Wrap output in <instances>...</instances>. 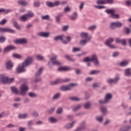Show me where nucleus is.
<instances>
[{
  "mask_svg": "<svg viewBox=\"0 0 131 131\" xmlns=\"http://www.w3.org/2000/svg\"><path fill=\"white\" fill-rule=\"evenodd\" d=\"M33 61V58L31 57H28L25 61L22 63L21 67H18L16 69V71L17 73H22L23 72H25L26 69L25 67H28Z\"/></svg>",
  "mask_w": 131,
  "mask_h": 131,
  "instance_id": "obj_1",
  "label": "nucleus"
},
{
  "mask_svg": "<svg viewBox=\"0 0 131 131\" xmlns=\"http://www.w3.org/2000/svg\"><path fill=\"white\" fill-rule=\"evenodd\" d=\"M42 71H43V68L41 67L39 69V70L36 73L35 75V79L34 80V82H40L41 81V78L40 77V75L42 74Z\"/></svg>",
  "mask_w": 131,
  "mask_h": 131,
  "instance_id": "obj_2",
  "label": "nucleus"
},
{
  "mask_svg": "<svg viewBox=\"0 0 131 131\" xmlns=\"http://www.w3.org/2000/svg\"><path fill=\"white\" fill-rule=\"evenodd\" d=\"M77 83H71L67 85H62L60 87V91H63V92H67V91H71L72 90V88L73 86H77Z\"/></svg>",
  "mask_w": 131,
  "mask_h": 131,
  "instance_id": "obj_3",
  "label": "nucleus"
},
{
  "mask_svg": "<svg viewBox=\"0 0 131 131\" xmlns=\"http://www.w3.org/2000/svg\"><path fill=\"white\" fill-rule=\"evenodd\" d=\"M105 12L110 14V17L112 19H119L120 15L118 14H115V10L114 9H107Z\"/></svg>",
  "mask_w": 131,
  "mask_h": 131,
  "instance_id": "obj_4",
  "label": "nucleus"
},
{
  "mask_svg": "<svg viewBox=\"0 0 131 131\" xmlns=\"http://www.w3.org/2000/svg\"><path fill=\"white\" fill-rule=\"evenodd\" d=\"M122 27V23L120 21L112 22L110 26V29L114 30L116 28H120Z\"/></svg>",
  "mask_w": 131,
  "mask_h": 131,
  "instance_id": "obj_5",
  "label": "nucleus"
},
{
  "mask_svg": "<svg viewBox=\"0 0 131 131\" xmlns=\"http://www.w3.org/2000/svg\"><path fill=\"white\" fill-rule=\"evenodd\" d=\"M15 80L14 78H9L6 77H2L1 78V81L4 84H8L9 83H12L13 81Z\"/></svg>",
  "mask_w": 131,
  "mask_h": 131,
  "instance_id": "obj_6",
  "label": "nucleus"
},
{
  "mask_svg": "<svg viewBox=\"0 0 131 131\" xmlns=\"http://www.w3.org/2000/svg\"><path fill=\"white\" fill-rule=\"evenodd\" d=\"M60 1H55L54 2H47L46 5L48 8H55V7H58L60 6Z\"/></svg>",
  "mask_w": 131,
  "mask_h": 131,
  "instance_id": "obj_7",
  "label": "nucleus"
},
{
  "mask_svg": "<svg viewBox=\"0 0 131 131\" xmlns=\"http://www.w3.org/2000/svg\"><path fill=\"white\" fill-rule=\"evenodd\" d=\"M14 43H17V44H20V45H27L28 43V40L27 39L24 38H20V39H17L15 40L14 41Z\"/></svg>",
  "mask_w": 131,
  "mask_h": 131,
  "instance_id": "obj_8",
  "label": "nucleus"
},
{
  "mask_svg": "<svg viewBox=\"0 0 131 131\" xmlns=\"http://www.w3.org/2000/svg\"><path fill=\"white\" fill-rule=\"evenodd\" d=\"M98 59V57H97V55L93 54L92 55V58H90V57H85L82 60V62H90L91 61L92 62H94V61H95L96 60Z\"/></svg>",
  "mask_w": 131,
  "mask_h": 131,
  "instance_id": "obj_9",
  "label": "nucleus"
},
{
  "mask_svg": "<svg viewBox=\"0 0 131 131\" xmlns=\"http://www.w3.org/2000/svg\"><path fill=\"white\" fill-rule=\"evenodd\" d=\"M27 91H28V86L26 85V84H23L20 86V95H21V96H25Z\"/></svg>",
  "mask_w": 131,
  "mask_h": 131,
  "instance_id": "obj_10",
  "label": "nucleus"
},
{
  "mask_svg": "<svg viewBox=\"0 0 131 131\" xmlns=\"http://www.w3.org/2000/svg\"><path fill=\"white\" fill-rule=\"evenodd\" d=\"M57 58L58 56H56L52 57L50 60L52 63L53 65H56L57 66H60L62 65V63L60 62L59 61L57 60Z\"/></svg>",
  "mask_w": 131,
  "mask_h": 131,
  "instance_id": "obj_11",
  "label": "nucleus"
},
{
  "mask_svg": "<svg viewBox=\"0 0 131 131\" xmlns=\"http://www.w3.org/2000/svg\"><path fill=\"white\" fill-rule=\"evenodd\" d=\"M63 35H58L54 38V40H55V41H58V40H61L62 43H63L64 45H67V43H68V42L63 39Z\"/></svg>",
  "mask_w": 131,
  "mask_h": 131,
  "instance_id": "obj_12",
  "label": "nucleus"
},
{
  "mask_svg": "<svg viewBox=\"0 0 131 131\" xmlns=\"http://www.w3.org/2000/svg\"><path fill=\"white\" fill-rule=\"evenodd\" d=\"M0 32H9V33H15V30L9 28H0Z\"/></svg>",
  "mask_w": 131,
  "mask_h": 131,
  "instance_id": "obj_13",
  "label": "nucleus"
},
{
  "mask_svg": "<svg viewBox=\"0 0 131 131\" xmlns=\"http://www.w3.org/2000/svg\"><path fill=\"white\" fill-rule=\"evenodd\" d=\"M119 80V76H117L115 79H108L107 80V83L112 84V83H117Z\"/></svg>",
  "mask_w": 131,
  "mask_h": 131,
  "instance_id": "obj_14",
  "label": "nucleus"
},
{
  "mask_svg": "<svg viewBox=\"0 0 131 131\" xmlns=\"http://www.w3.org/2000/svg\"><path fill=\"white\" fill-rule=\"evenodd\" d=\"M6 67L8 70H12L14 67V63L11 60H9L6 63Z\"/></svg>",
  "mask_w": 131,
  "mask_h": 131,
  "instance_id": "obj_15",
  "label": "nucleus"
},
{
  "mask_svg": "<svg viewBox=\"0 0 131 131\" xmlns=\"http://www.w3.org/2000/svg\"><path fill=\"white\" fill-rule=\"evenodd\" d=\"M16 49H17V48L15 47V46L10 45L6 47L4 49V52H10V51H13V50H16Z\"/></svg>",
  "mask_w": 131,
  "mask_h": 131,
  "instance_id": "obj_16",
  "label": "nucleus"
},
{
  "mask_svg": "<svg viewBox=\"0 0 131 131\" xmlns=\"http://www.w3.org/2000/svg\"><path fill=\"white\" fill-rule=\"evenodd\" d=\"M60 83H63V79H57L54 81L51 82V85L60 84Z\"/></svg>",
  "mask_w": 131,
  "mask_h": 131,
  "instance_id": "obj_17",
  "label": "nucleus"
},
{
  "mask_svg": "<svg viewBox=\"0 0 131 131\" xmlns=\"http://www.w3.org/2000/svg\"><path fill=\"white\" fill-rule=\"evenodd\" d=\"M111 99H112V95L110 93H107L104 99L105 103H109V101H110Z\"/></svg>",
  "mask_w": 131,
  "mask_h": 131,
  "instance_id": "obj_18",
  "label": "nucleus"
},
{
  "mask_svg": "<svg viewBox=\"0 0 131 131\" xmlns=\"http://www.w3.org/2000/svg\"><path fill=\"white\" fill-rule=\"evenodd\" d=\"M38 35L42 37H49L50 36V32H41L38 33Z\"/></svg>",
  "mask_w": 131,
  "mask_h": 131,
  "instance_id": "obj_19",
  "label": "nucleus"
},
{
  "mask_svg": "<svg viewBox=\"0 0 131 131\" xmlns=\"http://www.w3.org/2000/svg\"><path fill=\"white\" fill-rule=\"evenodd\" d=\"M12 21L13 22V25L14 27H15V28H16L18 30H20V25L18 24V23L17 22V21H16V19H13Z\"/></svg>",
  "mask_w": 131,
  "mask_h": 131,
  "instance_id": "obj_20",
  "label": "nucleus"
},
{
  "mask_svg": "<svg viewBox=\"0 0 131 131\" xmlns=\"http://www.w3.org/2000/svg\"><path fill=\"white\" fill-rule=\"evenodd\" d=\"M100 110L103 114V115H106L108 114V110L107 107L105 106H102L100 107Z\"/></svg>",
  "mask_w": 131,
  "mask_h": 131,
  "instance_id": "obj_21",
  "label": "nucleus"
},
{
  "mask_svg": "<svg viewBox=\"0 0 131 131\" xmlns=\"http://www.w3.org/2000/svg\"><path fill=\"white\" fill-rule=\"evenodd\" d=\"M131 129V126L127 125V126H123L120 129V131H129Z\"/></svg>",
  "mask_w": 131,
  "mask_h": 131,
  "instance_id": "obj_22",
  "label": "nucleus"
},
{
  "mask_svg": "<svg viewBox=\"0 0 131 131\" xmlns=\"http://www.w3.org/2000/svg\"><path fill=\"white\" fill-rule=\"evenodd\" d=\"M76 121H74L72 122V123H68V124H67L66 125H65V127L66 128H67L68 129H69L70 128H72V127H73V126L74 125V124H75Z\"/></svg>",
  "mask_w": 131,
  "mask_h": 131,
  "instance_id": "obj_23",
  "label": "nucleus"
},
{
  "mask_svg": "<svg viewBox=\"0 0 131 131\" xmlns=\"http://www.w3.org/2000/svg\"><path fill=\"white\" fill-rule=\"evenodd\" d=\"M113 41H114V39H113V38H110L106 40L105 45L108 47V46H110Z\"/></svg>",
  "mask_w": 131,
  "mask_h": 131,
  "instance_id": "obj_24",
  "label": "nucleus"
},
{
  "mask_svg": "<svg viewBox=\"0 0 131 131\" xmlns=\"http://www.w3.org/2000/svg\"><path fill=\"white\" fill-rule=\"evenodd\" d=\"M85 123V121H83L81 123V125H82V126L79 127H78L77 129H76V131H79V130H82V129H84L85 128V126H84V124Z\"/></svg>",
  "mask_w": 131,
  "mask_h": 131,
  "instance_id": "obj_25",
  "label": "nucleus"
},
{
  "mask_svg": "<svg viewBox=\"0 0 131 131\" xmlns=\"http://www.w3.org/2000/svg\"><path fill=\"white\" fill-rule=\"evenodd\" d=\"M58 71H69L70 68L67 67H61L58 69Z\"/></svg>",
  "mask_w": 131,
  "mask_h": 131,
  "instance_id": "obj_26",
  "label": "nucleus"
},
{
  "mask_svg": "<svg viewBox=\"0 0 131 131\" xmlns=\"http://www.w3.org/2000/svg\"><path fill=\"white\" fill-rule=\"evenodd\" d=\"M125 75L129 77L131 76V69L129 68L126 69L125 70Z\"/></svg>",
  "mask_w": 131,
  "mask_h": 131,
  "instance_id": "obj_27",
  "label": "nucleus"
},
{
  "mask_svg": "<svg viewBox=\"0 0 131 131\" xmlns=\"http://www.w3.org/2000/svg\"><path fill=\"white\" fill-rule=\"evenodd\" d=\"M128 65V61L127 60H123L120 63L121 67H125Z\"/></svg>",
  "mask_w": 131,
  "mask_h": 131,
  "instance_id": "obj_28",
  "label": "nucleus"
},
{
  "mask_svg": "<svg viewBox=\"0 0 131 131\" xmlns=\"http://www.w3.org/2000/svg\"><path fill=\"white\" fill-rule=\"evenodd\" d=\"M20 19L23 22H26V21L28 20V17H27L26 14H25L20 17Z\"/></svg>",
  "mask_w": 131,
  "mask_h": 131,
  "instance_id": "obj_29",
  "label": "nucleus"
},
{
  "mask_svg": "<svg viewBox=\"0 0 131 131\" xmlns=\"http://www.w3.org/2000/svg\"><path fill=\"white\" fill-rule=\"evenodd\" d=\"M18 5H19L20 6H27V3L26 2V1H25V0H19L17 2Z\"/></svg>",
  "mask_w": 131,
  "mask_h": 131,
  "instance_id": "obj_30",
  "label": "nucleus"
},
{
  "mask_svg": "<svg viewBox=\"0 0 131 131\" xmlns=\"http://www.w3.org/2000/svg\"><path fill=\"white\" fill-rule=\"evenodd\" d=\"M60 98H61V93H57L53 96L52 99L58 100V99H60Z\"/></svg>",
  "mask_w": 131,
  "mask_h": 131,
  "instance_id": "obj_31",
  "label": "nucleus"
},
{
  "mask_svg": "<svg viewBox=\"0 0 131 131\" xmlns=\"http://www.w3.org/2000/svg\"><path fill=\"white\" fill-rule=\"evenodd\" d=\"M11 90L12 93H13L15 95H18V94H19V91H18V89H17L15 86L11 87Z\"/></svg>",
  "mask_w": 131,
  "mask_h": 131,
  "instance_id": "obj_32",
  "label": "nucleus"
},
{
  "mask_svg": "<svg viewBox=\"0 0 131 131\" xmlns=\"http://www.w3.org/2000/svg\"><path fill=\"white\" fill-rule=\"evenodd\" d=\"M48 120H49V122H50L51 123H56V122H57V121H58L57 119H56L53 117L49 118L48 119Z\"/></svg>",
  "mask_w": 131,
  "mask_h": 131,
  "instance_id": "obj_33",
  "label": "nucleus"
},
{
  "mask_svg": "<svg viewBox=\"0 0 131 131\" xmlns=\"http://www.w3.org/2000/svg\"><path fill=\"white\" fill-rule=\"evenodd\" d=\"M28 18H32L34 16V13H33L32 11H29L26 14Z\"/></svg>",
  "mask_w": 131,
  "mask_h": 131,
  "instance_id": "obj_34",
  "label": "nucleus"
},
{
  "mask_svg": "<svg viewBox=\"0 0 131 131\" xmlns=\"http://www.w3.org/2000/svg\"><path fill=\"white\" fill-rule=\"evenodd\" d=\"M80 35L82 38H88L89 34L85 32H82L80 34Z\"/></svg>",
  "mask_w": 131,
  "mask_h": 131,
  "instance_id": "obj_35",
  "label": "nucleus"
},
{
  "mask_svg": "<svg viewBox=\"0 0 131 131\" xmlns=\"http://www.w3.org/2000/svg\"><path fill=\"white\" fill-rule=\"evenodd\" d=\"M96 4H97V5H106L107 2L105 0H98Z\"/></svg>",
  "mask_w": 131,
  "mask_h": 131,
  "instance_id": "obj_36",
  "label": "nucleus"
},
{
  "mask_svg": "<svg viewBox=\"0 0 131 131\" xmlns=\"http://www.w3.org/2000/svg\"><path fill=\"white\" fill-rule=\"evenodd\" d=\"M64 58H66V59H67V60H68L69 61H70L71 62H75V59L71 58V57H70V56L67 55L64 56Z\"/></svg>",
  "mask_w": 131,
  "mask_h": 131,
  "instance_id": "obj_37",
  "label": "nucleus"
},
{
  "mask_svg": "<svg viewBox=\"0 0 131 131\" xmlns=\"http://www.w3.org/2000/svg\"><path fill=\"white\" fill-rule=\"evenodd\" d=\"M33 6L34 7V8H38L40 6V2L38 1H36L34 2Z\"/></svg>",
  "mask_w": 131,
  "mask_h": 131,
  "instance_id": "obj_38",
  "label": "nucleus"
},
{
  "mask_svg": "<svg viewBox=\"0 0 131 131\" xmlns=\"http://www.w3.org/2000/svg\"><path fill=\"white\" fill-rule=\"evenodd\" d=\"M36 58L38 61H43L45 60V57L39 54L37 55Z\"/></svg>",
  "mask_w": 131,
  "mask_h": 131,
  "instance_id": "obj_39",
  "label": "nucleus"
},
{
  "mask_svg": "<svg viewBox=\"0 0 131 131\" xmlns=\"http://www.w3.org/2000/svg\"><path fill=\"white\" fill-rule=\"evenodd\" d=\"M11 12L10 10H6L5 9H0V13H4V14H8Z\"/></svg>",
  "mask_w": 131,
  "mask_h": 131,
  "instance_id": "obj_40",
  "label": "nucleus"
},
{
  "mask_svg": "<svg viewBox=\"0 0 131 131\" xmlns=\"http://www.w3.org/2000/svg\"><path fill=\"white\" fill-rule=\"evenodd\" d=\"M124 32L127 35H129L130 34V32H131V30L130 29H129V28H127V27H125L124 29Z\"/></svg>",
  "mask_w": 131,
  "mask_h": 131,
  "instance_id": "obj_41",
  "label": "nucleus"
},
{
  "mask_svg": "<svg viewBox=\"0 0 131 131\" xmlns=\"http://www.w3.org/2000/svg\"><path fill=\"white\" fill-rule=\"evenodd\" d=\"M76 18H77V12H74L71 19V20H76Z\"/></svg>",
  "mask_w": 131,
  "mask_h": 131,
  "instance_id": "obj_42",
  "label": "nucleus"
},
{
  "mask_svg": "<svg viewBox=\"0 0 131 131\" xmlns=\"http://www.w3.org/2000/svg\"><path fill=\"white\" fill-rule=\"evenodd\" d=\"M63 113V108L59 107L56 111V114H62Z\"/></svg>",
  "mask_w": 131,
  "mask_h": 131,
  "instance_id": "obj_43",
  "label": "nucleus"
},
{
  "mask_svg": "<svg viewBox=\"0 0 131 131\" xmlns=\"http://www.w3.org/2000/svg\"><path fill=\"white\" fill-rule=\"evenodd\" d=\"M84 108L85 109H90L91 108V102H88L84 105Z\"/></svg>",
  "mask_w": 131,
  "mask_h": 131,
  "instance_id": "obj_44",
  "label": "nucleus"
},
{
  "mask_svg": "<svg viewBox=\"0 0 131 131\" xmlns=\"http://www.w3.org/2000/svg\"><path fill=\"white\" fill-rule=\"evenodd\" d=\"M69 99L70 100H71V101H74L76 102L80 101V99H79L78 97H70Z\"/></svg>",
  "mask_w": 131,
  "mask_h": 131,
  "instance_id": "obj_45",
  "label": "nucleus"
},
{
  "mask_svg": "<svg viewBox=\"0 0 131 131\" xmlns=\"http://www.w3.org/2000/svg\"><path fill=\"white\" fill-rule=\"evenodd\" d=\"M28 96H29L30 98H36L37 97V95L35 93L32 92H30L28 94Z\"/></svg>",
  "mask_w": 131,
  "mask_h": 131,
  "instance_id": "obj_46",
  "label": "nucleus"
},
{
  "mask_svg": "<svg viewBox=\"0 0 131 131\" xmlns=\"http://www.w3.org/2000/svg\"><path fill=\"white\" fill-rule=\"evenodd\" d=\"M61 17H62V14H60L56 16L55 17L56 21L57 23H60V20H61Z\"/></svg>",
  "mask_w": 131,
  "mask_h": 131,
  "instance_id": "obj_47",
  "label": "nucleus"
},
{
  "mask_svg": "<svg viewBox=\"0 0 131 131\" xmlns=\"http://www.w3.org/2000/svg\"><path fill=\"white\" fill-rule=\"evenodd\" d=\"M6 37L4 36H0V43H3V42H5L6 41Z\"/></svg>",
  "mask_w": 131,
  "mask_h": 131,
  "instance_id": "obj_48",
  "label": "nucleus"
},
{
  "mask_svg": "<svg viewBox=\"0 0 131 131\" xmlns=\"http://www.w3.org/2000/svg\"><path fill=\"white\" fill-rule=\"evenodd\" d=\"M88 43V40H81L80 41V45L81 46H85V44Z\"/></svg>",
  "mask_w": 131,
  "mask_h": 131,
  "instance_id": "obj_49",
  "label": "nucleus"
},
{
  "mask_svg": "<svg viewBox=\"0 0 131 131\" xmlns=\"http://www.w3.org/2000/svg\"><path fill=\"white\" fill-rule=\"evenodd\" d=\"M19 118H23L24 119L26 118L27 117V114H19L18 115Z\"/></svg>",
  "mask_w": 131,
  "mask_h": 131,
  "instance_id": "obj_50",
  "label": "nucleus"
},
{
  "mask_svg": "<svg viewBox=\"0 0 131 131\" xmlns=\"http://www.w3.org/2000/svg\"><path fill=\"white\" fill-rule=\"evenodd\" d=\"M98 73H100V71L99 70H92L91 73H90V74L93 75V74H98Z\"/></svg>",
  "mask_w": 131,
  "mask_h": 131,
  "instance_id": "obj_51",
  "label": "nucleus"
},
{
  "mask_svg": "<svg viewBox=\"0 0 131 131\" xmlns=\"http://www.w3.org/2000/svg\"><path fill=\"white\" fill-rule=\"evenodd\" d=\"M55 107H52L50 109L48 110V113L49 114H53L54 113V111H55Z\"/></svg>",
  "mask_w": 131,
  "mask_h": 131,
  "instance_id": "obj_52",
  "label": "nucleus"
},
{
  "mask_svg": "<svg viewBox=\"0 0 131 131\" xmlns=\"http://www.w3.org/2000/svg\"><path fill=\"white\" fill-rule=\"evenodd\" d=\"M50 19V15H46L42 16V20H49Z\"/></svg>",
  "mask_w": 131,
  "mask_h": 131,
  "instance_id": "obj_53",
  "label": "nucleus"
},
{
  "mask_svg": "<svg viewBox=\"0 0 131 131\" xmlns=\"http://www.w3.org/2000/svg\"><path fill=\"white\" fill-rule=\"evenodd\" d=\"M81 108V105L80 104H78L77 106H76L74 108H73V111H78V110H79Z\"/></svg>",
  "mask_w": 131,
  "mask_h": 131,
  "instance_id": "obj_54",
  "label": "nucleus"
},
{
  "mask_svg": "<svg viewBox=\"0 0 131 131\" xmlns=\"http://www.w3.org/2000/svg\"><path fill=\"white\" fill-rule=\"evenodd\" d=\"M13 56L14 58H16V59H21V58H22V56H21V55L17 54H13Z\"/></svg>",
  "mask_w": 131,
  "mask_h": 131,
  "instance_id": "obj_55",
  "label": "nucleus"
},
{
  "mask_svg": "<svg viewBox=\"0 0 131 131\" xmlns=\"http://www.w3.org/2000/svg\"><path fill=\"white\" fill-rule=\"evenodd\" d=\"M69 28V26H63L62 28V31H67Z\"/></svg>",
  "mask_w": 131,
  "mask_h": 131,
  "instance_id": "obj_56",
  "label": "nucleus"
},
{
  "mask_svg": "<svg viewBox=\"0 0 131 131\" xmlns=\"http://www.w3.org/2000/svg\"><path fill=\"white\" fill-rule=\"evenodd\" d=\"M95 8L98 9L99 10H101V9H105V7L95 5Z\"/></svg>",
  "mask_w": 131,
  "mask_h": 131,
  "instance_id": "obj_57",
  "label": "nucleus"
},
{
  "mask_svg": "<svg viewBox=\"0 0 131 131\" xmlns=\"http://www.w3.org/2000/svg\"><path fill=\"white\" fill-rule=\"evenodd\" d=\"M70 11H71V9H70L69 6H67L64 8V12H70Z\"/></svg>",
  "mask_w": 131,
  "mask_h": 131,
  "instance_id": "obj_58",
  "label": "nucleus"
},
{
  "mask_svg": "<svg viewBox=\"0 0 131 131\" xmlns=\"http://www.w3.org/2000/svg\"><path fill=\"white\" fill-rule=\"evenodd\" d=\"M28 125L29 127H31V126L33 125V121L31 120L28 122Z\"/></svg>",
  "mask_w": 131,
  "mask_h": 131,
  "instance_id": "obj_59",
  "label": "nucleus"
},
{
  "mask_svg": "<svg viewBox=\"0 0 131 131\" xmlns=\"http://www.w3.org/2000/svg\"><path fill=\"white\" fill-rule=\"evenodd\" d=\"M6 23H7V20L3 19L0 21V25H4V24H6Z\"/></svg>",
  "mask_w": 131,
  "mask_h": 131,
  "instance_id": "obj_60",
  "label": "nucleus"
},
{
  "mask_svg": "<svg viewBox=\"0 0 131 131\" xmlns=\"http://www.w3.org/2000/svg\"><path fill=\"white\" fill-rule=\"evenodd\" d=\"M121 43L123 46H126V40H125V39H122Z\"/></svg>",
  "mask_w": 131,
  "mask_h": 131,
  "instance_id": "obj_61",
  "label": "nucleus"
},
{
  "mask_svg": "<svg viewBox=\"0 0 131 131\" xmlns=\"http://www.w3.org/2000/svg\"><path fill=\"white\" fill-rule=\"evenodd\" d=\"M80 51V49L77 48H73V52L75 53V52H79Z\"/></svg>",
  "mask_w": 131,
  "mask_h": 131,
  "instance_id": "obj_62",
  "label": "nucleus"
},
{
  "mask_svg": "<svg viewBox=\"0 0 131 131\" xmlns=\"http://www.w3.org/2000/svg\"><path fill=\"white\" fill-rule=\"evenodd\" d=\"M84 6V3L82 2L81 3L80 5H79V10H81L83 9V6Z\"/></svg>",
  "mask_w": 131,
  "mask_h": 131,
  "instance_id": "obj_63",
  "label": "nucleus"
},
{
  "mask_svg": "<svg viewBox=\"0 0 131 131\" xmlns=\"http://www.w3.org/2000/svg\"><path fill=\"white\" fill-rule=\"evenodd\" d=\"M32 115L34 117H37L38 116V113L37 112H34L32 113Z\"/></svg>",
  "mask_w": 131,
  "mask_h": 131,
  "instance_id": "obj_64",
  "label": "nucleus"
}]
</instances>
